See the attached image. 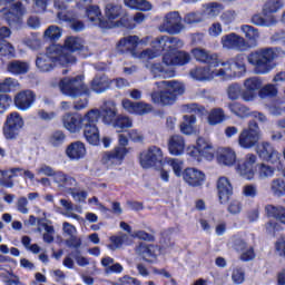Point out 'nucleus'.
<instances>
[{"mask_svg": "<svg viewBox=\"0 0 285 285\" xmlns=\"http://www.w3.org/2000/svg\"><path fill=\"white\" fill-rule=\"evenodd\" d=\"M166 163V158H164V150L157 146H150L147 150H144L140 154V166L141 168H155L156 166H161L164 168V164Z\"/></svg>", "mask_w": 285, "mask_h": 285, "instance_id": "9", "label": "nucleus"}, {"mask_svg": "<svg viewBox=\"0 0 285 285\" xmlns=\"http://www.w3.org/2000/svg\"><path fill=\"white\" fill-rule=\"evenodd\" d=\"M136 253L140 255L145 262L153 263L159 253V247L141 243L136 247Z\"/></svg>", "mask_w": 285, "mask_h": 285, "instance_id": "33", "label": "nucleus"}, {"mask_svg": "<svg viewBox=\"0 0 285 285\" xmlns=\"http://www.w3.org/2000/svg\"><path fill=\"white\" fill-rule=\"evenodd\" d=\"M226 120V115L224 114V109L215 108L209 111L207 117V121L209 126H217Z\"/></svg>", "mask_w": 285, "mask_h": 285, "instance_id": "47", "label": "nucleus"}, {"mask_svg": "<svg viewBox=\"0 0 285 285\" xmlns=\"http://www.w3.org/2000/svg\"><path fill=\"white\" fill-rule=\"evenodd\" d=\"M23 117L17 111H13L7 116V120L3 127V135L6 139H17L19 130L23 128Z\"/></svg>", "mask_w": 285, "mask_h": 285, "instance_id": "12", "label": "nucleus"}, {"mask_svg": "<svg viewBox=\"0 0 285 285\" xmlns=\"http://www.w3.org/2000/svg\"><path fill=\"white\" fill-rule=\"evenodd\" d=\"M165 66H186L190 63V53L173 49L163 57Z\"/></svg>", "mask_w": 285, "mask_h": 285, "instance_id": "22", "label": "nucleus"}, {"mask_svg": "<svg viewBox=\"0 0 285 285\" xmlns=\"http://www.w3.org/2000/svg\"><path fill=\"white\" fill-rule=\"evenodd\" d=\"M278 57H285V51L277 47H265L252 51L247 56V61L254 67L256 75H268L275 66L273 61Z\"/></svg>", "mask_w": 285, "mask_h": 285, "instance_id": "1", "label": "nucleus"}, {"mask_svg": "<svg viewBox=\"0 0 285 285\" xmlns=\"http://www.w3.org/2000/svg\"><path fill=\"white\" fill-rule=\"evenodd\" d=\"M259 138V126H257V122H250L248 128L243 129L239 134L238 145L240 146V148L248 150L257 145Z\"/></svg>", "mask_w": 285, "mask_h": 285, "instance_id": "11", "label": "nucleus"}, {"mask_svg": "<svg viewBox=\"0 0 285 285\" xmlns=\"http://www.w3.org/2000/svg\"><path fill=\"white\" fill-rule=\"evenodd\" d=\"M191 55L198 63H206L207 66L219 68V56L217 53H213L206 49L195 48L191 50Z\"/></svg>", "mask_w": 285, "mask_h": 285, "instance_id": "23", "label": "nucleus"}, {"mask_svg": "<svg viewBox=\"0 0 285 285\" xmlns=\"http://www.w3.org/2000/svg\"><path fill=\"white\" fill-rule=\"evenodd\" d=\"M150 40L149 37L145 38V40H140L139 41V37L137 36H128L122 38L118 45L117 48L120 52H135V48H137V46H139V43H148V41Z\"/></svg>", "mask_w": 285, "mask_h": 285, "instance_id": "25", "label": "nucleus"}, {"mask_svg": "<svg viewBox=\"0 0 285 285\" xmlns=\"http://www.w3.org/2000/svg\"><path fill=\"white\" fill-rule=\"evenodd\" d=\"M165 164L170 166L176 177H184V160L179 158H165Z\"/></svg>", "mask_w": 285, "mask_h": 285, "instance_id": "49", "label": "nucleus"}, {"mask_svg": "<svg viewBox=\"0 0 285 285\" xmlns=\"http://www.w3.org/2000/svg\"><path fill=\"white\" fill-rule=\"evenodd\" d=\"M86 144L80 140H76L69 144L66 148V155L71 161H79L86 157Z\"/></svg>", "mask_w": 285, "mask_h": 285, "instance_id": "26", "label": "nucleus"}, {"mask_svg": "<svg viewBox=\"0 0 285 285\" xmlns=\"http://www.w3.org/2000/svg\"><path fill=\"white\" fill-rule=\"evenodd\" d=\"M148 70H150L151 75H154L155 78L160 77L163 79H170L175 77V70L169 69L166 70L161 63H153L150 66H146Z\"/></svg>", "mask_w": 285, "mask_h": 285, "instance_id": "39", "label": "nucleus"}, {"mask_svg": "<svg viewBox=\"0 0 285 285\" xmlns=\"http://www.w3.org/2000/svg\"><path fill=\"white\" fill-rule=\"evenodd\" d=\"M52 179L53 184H56L60 189L67 188L69 190L72 186H77V180L63 171H56Z\"/></svg>", "mask_w": 285, "mask_h": 285, "instance_id": "34", "label": "nucleus"}, {"mask_svg": "<svg viewBox=\"0 0 285 285\" xmlns=\"http://www.w3.org/2000/svg\"><path fill=\"white\" fill-rule=\"evenodd\" d=\"M63 31L58 26L51 24L43 32V39L46 41H59L62 37Z\"/></svg>", "mask_w": 285, "mask_h": 285, "instance_id": "50", "label": "nucleus"}, {"mask_svg": "<svg viewBox=\"0 0 285 285\" xmlns=\"http://www.w3.org/2000/svg\"><path fill=\"white\" fill-rule=\"evenodd\" d=\"M19 86V81L14 78H6L4 80L0 81V92H10L12 88H17Z\"/></svg>", "mask_w": 285, "mask_h": 285, "instance_id": "60", "label": "nucleus"}, {"mask_svg": "<svg viewBox=\"0 0 285 285\" xmlns=\"http://www.w3.org/2000/svg\"><path fill=\"white\" fill-rule=\"evenodd\" d=\"M265 212L268 217H274L281 224L285 225V207L284 206H275V205H267L265 207Z\"/></svg>", "mask_w": 285, "mask_h": 285, "instance_id": "42", "label": "nucleus"}, {"mask_svg": "<svg viewBox=\"0 0 285 285\" xmlns=\"http://www.w3.org/2000/svg\"><path fill=\"white\" fill-rule=\"evenodd\" d=\"M257 176L258 179H271L275 177V167L262 163L257 166Z\"/></svg>", "mask_w": 285, "mask_h": 285, "instance_id": "52", "label": "nucleus"}, {"mask_svg": "<svg viewBox=\"0 0 285 285\" xmlns=\"http://www.w3.org/2000/svg\"><path fill=\"white\" fill-rule=\"evenodd\" d=\"M90 117V110L81 116L72 112H66L65 115L61 116V124L62 128L70 132L71 135H79L81 130H83V126L86 124V119Z\"/></svg>", "mask_w": 285, "mask_h": 285, "instance_id": "10", "label": "nucleus"}, {"mask_svg": "<svg viewBox=\"0 0 285 285\" xmlns=\"http://www.w3.org/2000/svg\"><path fill=\"white\" fill-rule=\"evenodd\" d=\"M160 32H167L168 35H179L183 30H186L184 26V19L179 11H169L163 17V21L158 27Z\"/></svg>", "mask_w": 285, "mask_h": 285, "instance_id": "6", "label": "nucleus"}, {"mask_svg": "<svg viewBox=\"0 0 285 285\" xmlns=\"http://www.w3.org/2000/svg\"><path fill=\"white\" fill-rule=\"evenodd\" d=\"M99 117L102 118L104 124L112 126L117 120V104L115 101H107L99 110Z\"/></svg>", "mask_w": 285, "mask_h": 285, "instance_id": "28", "label": "nucleus"}, {"mask_svg": "<svg viewBox=\"0 0 285 285\" xmlns=\"http://www.w3.org/2000/svg\"><path fill=\"white\" fill-rule=\"evenodd\" d=\"M256 153L263 161H269V164H279L282 159V155L271 145V142H261L257 148Z\"/></svg>", "mask_w": 285, "mask_h": 285, "instance_id": "20", "label": "nucleus"}, {"mask_svg": "<svg viewBox=\"0 0 285 285\" xmlns=\"http://www.w3.org/2000/svg\"><path fill=\"white\" fill-rule=\"evenodd\" d=\"M108 88H110V80L106 75L96 76L91 81V90L98 95L106 92Z\"/></svg>", "mask_w": 285, "mask_h": 285, "instance_id": "38", "label": "nucleus"}, {"mask_svg": "<svg viewBox=\"0 0 285 285\" xmlns=\"http://www.w3.org/2000/svg\"><path fill=\"white\" fill-rule=\"evenodd\" d=\"M17 50L12 43L3 40L0 42V57H14Z\"/></svg>", "mask_w": 285, "mask_h": 285, "instance_id": "59", "label": "nucleus"}, {"mask_svg": "<svg viewBox=\"0 0 285 285\" xmlns=\"http://www.w3.org/2000/svg\"><path fill=\"white\" fill-rule=\"evenodd\" d=\"M220 45L223 50H236L237 52H246L248 50L246 39L235 32L222 36Z\"/></svg>", "mask_w": 285, "mask_h": 285, "instance_id": "13", "label": "nucleus"}, {"mask_svg": "<svg viewBox=\"0 0 285 285\" xmlns=\"http://www.w3.org/2000/svg\"><path fill=\"white\" fill-rule=\"evenodd\" d=\"M121 106L129 115H138L139 117L150 115L154 110L153 105L145 101L132 102L128 99H124Z\"/></svg>", "mask_w": 285, "mask_h": 285, "instance_id": "19", "label": "nucleus"}, {"mask_svg": "<svg viewBox=\"0 0 285 285\" xmlns=\"http://www.w3.org/2000/svg\"><path fill=\"white\" fill-rule=\"evenodd\" d=\"M265 17L266 18L262 17L261 14H255L252 17V23L263 28H271V26H275V23H277V18H275V16Z\"/></svg>", "mask_w": 285, "mask_h": 285, "instance_id": "46", "label": "nucleus"}, {"mask_svg": "<svg viewBox=\"0 0 285 285\" xmlns=\"http://www.w3.org/2000/svg\"><path fill=\"white\" fill-rule=\"evenodd\" d=\"M244 197H249L250 199H255V197L257 196V185H253V184H247L245 186H243V190H242Z\"/></svg>", "mask_w": 285, "mask_h": 285, "instance_id": "64", "label": "nucleus"}, {"mask_svg": "<svg viewBox=\"0 0 285 285\" xmlns=\"http://www.w3.org/2000/svg\"><path fill=\"white\" fill-rule=\"evenodd\" d=\"M255 164H257V156L255 154H247L237 165L236 170L243 179L253 181L255 179Z\"/></svg>", "mask_w": 285, "mask_h": 285, "instance_id": "15", "label": "nucleus"}, {"mask_svg": "<svg viewBox=\"0 0 285 285\" xmlns=\"http://www.w3.org/2000/svg\"><path fill=\"white\" fill-rule=\"evenodd\" d=\"M232 279L234 284H244V281L246 279V273L244 272V268L235 267L232 273Z\"/></svg>", "mask_w": 285, "mask_h": 285, "instance_id": "63", "label": "nucleus"}, {"mask_svg": "<svg viewBox=\"0 0 285 285\" xmlns=\"http://www.w3.org/2000/svg\"><path fill=\"white\" fill-rule=\"evenodd\" d=\"M59 89L66 97H79L88 94V86L83 83V77L63 78L59 82Z\"/></svg>", "mask_w": 285, "mask_h": 285, "instance_id": "5", "label": "nucleus"}, {"mask_svg": "<svg viewBox=\"0 0 285 285\" xmlns=\"http://www.w3.org/2000/svg\"><path fill=\"white\" fill-rule=\"evenodd\" d=\"M262 78L259 77H250L244 80L243 82V101L250 102L257 99V95H259V90H262Z\"/></svg>", "mask_w": 285, "mask_h": 285, "instance_id": "16", "label": "nucleus"}, {"mask_svg": "<svg viewBox=\"0 0 285 285\" xmlns=\"http://www.w3.org/2000/svg\"><path fill=\"white\" fill-rule=\"evenodd\" d=\"M99 109H91L89 118H86V122L82 126L83 137L90 146H99L100 136H99Z\"/></svg>", "mask_w": 285, "mask_h": 285, "instance_id": "7", "label": "nucleus"}, {"mask_svg": "<svg viewBox=\"0 0 285 285\" xmlns=\"http://www.w3.org/2000/svg\"><path fill=\"white\" fill-rule=\"evenodd\" d=\"M240 31L245 35V39L249 41V43H257V39H259V30L250 24L240 26Z\"/></svg>", "mask_w": 285, "mask_h": 285, "instance_id": "48", "label": "nucleus"}, {"mask_svg": "<svg viewBox=\"0 0 285 285\" xmlns=\"http://www.w3.org/2000/svg\"><path fill=\"white\" fill-rule=\"evenodd\" d=\"M61 59H73L67 62V66H72V63H77V58L72 56V52H79V50H83V39L75 36H69L65 39V45L61 46Z\"/></svg>", "mask_w": 285, "mask_h": 285, "instance_id": "14", "label": "nucleus"}, {"mask_svg": "<svg viewBox=\"0 0 285 285\" xmlns=\"http://www.w3.org/2000/svg\"><path fill=\"white\" fill-rule=\"evenodd\" d=\"M48 141L50 146H53V148H59V146H62L66 141V134L61 130L53 131L49 136Z\"/></svg>", "mask_w": 285, "mask_h": 285, "instance_id": "56", "label": "nucleus"}, {"mask_svg": "<svg viewBox=\"0 0 285 285\" xmlns=\"http://www.w3.org/2000/svg\"><path fill=\"white\" fill-rule=\"evenodd\" d=\"M196 147H198L202 157H205L207 161H213V159H215V148L210 140L199 137L196 141Z\"/></svg>", "mask_w": 285, "mask_h": 285, "instance_id": "35", "label": "nucleus"}, {"mask_svg": "<svg viewBox=\"0 0 285 285\" xmlns=\"http://www.w3.org/2000/svg\"><path fill=\"white\" fill-rule=\"evenodd\" d=\"M155 86L160 91L150 94L153 104H161L163 106H171L177 101V97H181L186 92L184 82L177 80H163L155 82Z\"/></svg>", "mask_w": 285, "mask_h": 285, "instance_id": "2", "label": "nucleus"}, {"mask_svg": "<svg viewBox=\"0 0 285 285\" xmlns=\"http://www.w3.org/2000/svg\"><path fill=\"white\" fill-rule=\"evenodd\" d=\"M0 14L10 26H12L21 21V17L26 14V8L21 2H17L11 8V11L4 8L0 11Z\"/></svg>", "mask_w": 285, "mask_h": 285, "instance_id": "24", "label": "nucleus"}, {"mask_svg": "<svg viewBox=\"0 0 285 285\" xmlns=\"http://www.w3.org/2000/svg\"><path fill=\"white\" fill-rule=\"evenodd\" d=\"M124 6L129 10H139L140 12L153 10V4L148 0H124Z\"/></svg>", "mask_w": 285, "mask_h": 285, "instance_id": "40", "label": "nucleus"}, {"mask_svg": "<svg viewBox=\"0 0 285 285\" xmlns=\"http://www.w3.org/2000/svg\"><path fill=\"white\" fill-rule=\"evenodd\" d=\"M228 109L233 115H236V117H239L240 119H246V117H250L253 112H250V109L239 102H233L228 105Z\"/></svg>", "mask_w": 285, "mask_h": 285, "instance_id": "45", "label": "nucleus"}, {"mask_svg": "<svg viewBox=\"0 0 285 285\" xmlns=\"http://www.w3.org/2000/svg\"><path fill=\"white\" fill-rule=\"evenodd\" d=\"M110 244L108 245L109 250H119L124 246V244H130L128 242L127 234H120L119 236H111Z\"/></svg>", "mask_w": 285, "mask_h": 285, "instance_id": "53", "label": "nucleus"}, {"mask_svg": "<svg viewBox=\"0 0 285 285\" xmlns=\"http://www.w3.org/2000/svg\"><path fill=\"white\" fill-rule=\"evenodd\" d=\"M269 193L273 197H285V180L283 178H274L269 183Z\"/></svg>", "mask_w": 285, "mask_h": 285, "instance_id": "43", "label": "nucleus"}, {"mask_svg": "<svg viewBox=\"0 0 285 285\" xmlns=\"http://www.w3.org/2000/svg\"><path fill=\"white\" fill-rule=\"evenodd\" d=\"M189 76L196 81H213L215 73L210 67H196L190 70Z\"/></svg>", "mask_w": 285, "mask_h": 285, "instance_id": "36", "label": "nucleus"}, {"mask_svg": "<svg viewBox=\"0 0 285 285\" xmlns=\"http://www.w3.org/2000/svg\"><path fill=\"white\" fill-rule=\"evenodd\" d=\"M42 228H45V233L42 234V239L46 244H52L55 242V226L48 223L41 224Z\"/></svg>", "mask_w": 285, "mask_h": 285, "instance_id": "58", "label": "nucleus"}, {"mask_svg": "<svg viewBox=\"0 0 285 285\" xmlns=\"http://www.w3.org/2000/svg\"><path fill=\"white\" fill-rule=\"evenodd\" d=\"M284 8V3L279 0H271L266 2L263 7V13L265 16L274 14L275 12H279Z\"/></svg>", "mask_w": 285, "mask_h": 285, "instance_id": "54", "label": "nucleus"}, {"mask_svg": "<svg viewBox=\"0 0 285 285\" xmlns=\"http://www.w3.org/2000/svg\"><path fill=\"white\" fill-rule=\"evenodd\" d=\"M218 199L220 204H226L233 195V185L230 180L225 176H222L217 180Z\"/></svg>", "mask_w": 285, "mask_h": 285, "instance_id": "29", "label": "nucleus"}, {"mask_svg": "<svg viewBox=\"0 0 285 285\" xmlns=\"http://www.w3.org/2000/svg\"><path fill=\"white\" fill-rule=\"evenodd\" d=\"M119 145L111 151L102 155L101 161L105 166H121L126 155H128V137L124 134L118 135Z\"/></svg>", "mask_w": 285, "mask_h": 285, "instance_id": "4", "label": "nucleus"}, {"mask_svg": "<svg viewBox=\"0 0 285 285\" xmlns=\"http://www.w3.org/2000/svg\"><path fill=\"white\" fill-rule=\"evenodd\" d=\"M219 69L213 70L214 79L215 77H219L223 81H230V79H235L237 77V71L233 69V65L230 62H222L219 61Z\"/></svg>", "mask_w": 285, "mask_h": 285, "instance_id": "32", "label": "nucleus"}, {"mask_svg": "<svg viewBox=\"0 0 285 285\" xmlns=\"http://www.w3.org/2000/svg\"><path fill=\"white\" fill-rule=\"evenodd\" d=\"M242 95H244V90H242V86L239 83H232L227 88V97L232 101H237V99H242Z\"/></svg>", "mask_w": 285, "mask_h": 285, "instance_id": "57", "label": "nucleus"}, {"mask_svg": "<svg viewBox=\"0 0 285 285\" xmlns=\"http://www.w3.org/2000/svg\"><path fill=\"white\" fill-rule=\"evenodd\" d=\"M35 101H37V95L32 90H22L13 98L16 108L22 112L30 110L35 106Z\"/></svg>", "mask_w": 285, "mask_h": 285, "instance_id": "18", "label": "nucleus"}, {"mask_svg": "<svg viewBox=\"0 0 285 285\" xmlns=\"http://www.w3.org/2000/svg\"><path fill=\"white\" fill-rule=\"evenodd\" d=\"M207 32L213 39H217V37H222L224 33V27L222 26V22L216 21L209 26Z\"/></svg>", "mask_w": 285, "mask_h": 285, "instance_id": "61", "label": "nucleus"}, {"mask_svg": "<svg viewBox=\"0 0 285 285\" xmlns=\"http://www.w3.org/2000/svg\"><path fill=\"white\" fill-rule=\"evenodd\" d=\"M195 124H197V118L195 116L185 115L183 117V122L180 124V132H183V135H195V132H197Z\"/></svg>", "mask_w": 285, "mask_h": 285, "instance_id": "37", "label": "nucleus"}, {"mask_svg": "<svg viewBox=\"0 0 285 285\" xmlns=\"http://www.w3.org/2000/svg\"><path fill=\"white\" fill-rule=\"evenodd\" d=\"M174 49L170 47V37L161 36L155 38L151 41V49H145L140 55L139 59H157L164 51L173 52Z\"/></svg>", "mask_w": 285, "mask_h": 285, "instance_id": "8", "label": "nucleus"}, {"mask_svg": "<svg viewBox=\"0 0 285 285\" xmlns=\"http://www.w3.org/2000/svg\"><path fill=\"white\" fill-rule=\"evenodd\" d=\"M62 55L63 48L60 45H51L46 53L37 57L36 66L41 72H50L55 66H68V61H73V58H61Z\"/></svg>", "mask_w": 285, "mask_h": 285, "instance_id": "3", "label": "nucleus"}, {"mask_svg": "<svg viewBox=\"0 0 285 285\" xmlns=\"http://www.w3.org/2000/svg\"><path fill=\"white\" fill-rule=\"evenodd\" d=\"M204 21V13L203 12H190L187 13L184 18V22L188 23L189 26L193 23H202Z\"/></svg>", "mask_w": 285, "mask_h": 285, "instance_id": "62", "label": "nucleus"}, {"mask_svg": "<svg viewBox=\"0 0 285 285\" xmlns=\"http://www.w3.org/2000/svg\"><path fill=\"white\" fill-rule=\"evenodd\" d=\"M216 159L222 166H235L237 153L230 147H220L217 150Z\"/></svg>", "mask_w": 285, "mask_h": 285, "instance_id": "27", "label": "nucleus"}, {"mask_svg": "<svg viewBox=\"0 0 285 285\" xmlns=\"http://www.w3.org/2000/svg\"><path fill=\"white\" fill-rule=\"evenodd\" d=\"M87 18L89 21V26H97L102 30H108L112 28V24L108 22V20L104 19V14L101 13V9L99 6H90L87 8Z\"/></svg>", "mask_w": 285, "mask_h": 285, "instance_id": "21", "label": "nucleus"}, {"mask_svg": "<svg viewBox=\"0 0 285 285\" xmlns=\"http://www.w3.org/2000/svg\"><path fill=\"white\" fill-rule=\"evenodd\" d=\"M105 17L108 23L112 27V21H118L119 19H124L126 17V10L120 4L108 3L105 7Z\"/></svg>", "mask_w": 285, "mask_h": 285, "instance_id": "31", "label": "nucleus"}, {"mask_svg": "<svg viewBox=\"0 0 285 285\" xmlns=\"http://www.w3.org/2000/svg\"><path fill=\"white\" fill-rule=\"evenodd\" d=\"M183 180L191 188H200L206 183V174L195 167H187L183 171Z\"/></svg>", "mask_w": 285, "mask_h": 285, "instance_id": "17", "label": "nucleus"}, {"mask_svg": "<svg viewBox=\"0 0 285 285\" xmlns=\"http://www.w3.org/2000/svg\"><path fill=\"white\" fill-rule=\"evenodd\" d=\"M186 150V140L183 136L174 135L168 139V151L174 157H181Z\"/></svg>", "mask_w": 285, "mask_h": 285, "instance_id": "30", "label": "nucleus"}, {"mask_svg": "<svg viewBox=\"0 0 285 285\" xmlns=\"http://www.w3.org/2000/svg\"><path fill=\"white\" fill-rule=\"evenodd\" d=\"M224 10V6L219 4L218 2H209L203 4V17L215 18L219 17V13Z\"/></svg>", "mask_w": 285, "mask_h": 285, "instance_id": "44", "label": "nucleus"}, {"mask_svg": "<svg viewBox=\"0 0 285 285\" xmlns=\"http://www.w3.org/2000/svg\"><path fill=\"white\" fill-rule=\"evenodd\" d=\"M117 132H122L125 128H132V119L127 116H118L112 124Z\"/></svg>", "mask_w": 285, "mask_h": 285, "instance_id": "55", "label": "nucleus"}, {"mask_svg": "<svg viewBox=\"0 0 285 285\" xmlns=\"http://www.w3.org/2000/svg\"><path fill=\"white\" fill-rule=\"evenodd\" d=\"M233 70L236 71L237 77H242L246 72V61L243 55L236 56L234 59L229 60Z\"/></svg>", "mask_w": 285, "mask_h": 285, "instance_id": "51", "label": "nucleus"}, {"mask_svg": "<svg viewBox=\"0 0 285 285\" xmlns=\"http://www.w3.org/2000/svg\"><path fill=\"white\" fill-rule=\"evenodd\" d=\"M7 70L11 75H26L30 70V65L26 61L13 60L7 65Z\"/></svg>", "mask_w": 285, "mask_h": 285, "instance_id": "41", "label": "nucleus"}]
</instances>
